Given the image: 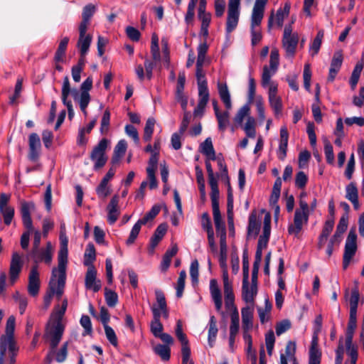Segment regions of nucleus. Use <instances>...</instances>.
I'll return each mask as SVG.
<instances>
[{
	"instance_id": "f257e3e1",
	"label": "nucleus",
	"mask_w": 364,
	"mask_h": 364,
	"mask_svg": "<svg viewBox=\"0 0 364 364\" xmlns=\"http://www.w3.org/2000/svg\"><path fill=\"white\" fill-rule=\"evenodd\" d=\"M223 282L225 307L228 309L233 310L231 314L230 333L237 334L240 323L239 314L235 305V295L232 289V284L229 279L228 273L226 269L223 270Z\"/></svg>"
},
{
	"instance_id": "f03ea898",
	"label": "nucleus",
	"mask_w": 364,
	"mask_h": 364,
	"mask_svg": "<svg viewBox=\"0 0 364 364\" xmlns=\"http://www.w3.org/2000/svg\"><path fill=\"white\" fill-rule=\"evenodd\" d=\"M263 4L255 3L250 20L251 43L253 46L259 43L262 38L261 23L264 17Z\"/></svg>"
},
{
	"instance_id": "7ed1b4c3",
	"label": "nucleus",
	"mask_w": 364,
	"mask_h": 364,
	"mask_svg": "<svg viewBox=\"0 0 364 364\" xmlns=\"http://www.w3.org/2000/svg\"><path fill=\"white\" fill-rule=\"evenodd\" d=\"M64 330L61 321L50 317L46 326L43 339L49 342L51 348H55L62 339Z\"/></svg>"
},
{
	"instance_id": "20e7f679",
	"label": "nucleus",
	"mask_w": 364,
	"mask_h": 364,
	"mask_svg": "<svg viewBox=\"0 0 364 364\" xmlns=\"http://www.w3.org/2000/svg\"><path fill=\"white\" fill-rule=\"evenodd\" d=\"M65 280L66 269L54 267L52 270L48 289L50 291L53 290V296L55 294L58 299H60L63 294Z\"/></svg>"
},
{
	"instance_id": "39448f33",
	"label": "nucleus",
	"mask_w": 364,
	"mask_h": 364,
	"mask_svg": "<svg viewBox=\"0 0 364 364\" xmlns=\"http://www.w3.org/2000/svg\"><path fill=\"white\" fill-rule=\"evenodd\" d=\"M108 145V140L105 138L102 139L99 143L92 149L90 158L94 162L93 168L98 171L105 166L107 161L106 156V149Z\"/></svg>"
},
{
	"instance_id": "423d86ee",
	"label": "nucleus",
	"mask_w": 364,
	"mask_h": 364,
	"mask_svg": "<svg viewBox=\"0 0 364 364\" xmlns=\"http://www.w3.org/2000/svg\"><path fill=\"white\" fill-rule=\"evenodd\" d=\"M15 328V317L11 316L6 321V334L1 336L0 340V364H4L5 359L4 346L16 345L14 338V332Z\"/></svg>"
},
{
	"instance_id": "0eeeda50",
	"label": "nucleus",
	"mask_w": 364,
	"mask_h": 364,
	"mask_svg": "<svg viewBox=\"0 0 364 364\" xmlns=\"http://www.w3.org/2000/svg\"><path fill=\"white\" fill-rule=\"evenodd\" d=\"M299 40V34L296 32H292L291 26H286L282 38V46L286 51L287 57L292 58L294 56Z\"/></svg>"
},
{
	"instance_id": "6e6552de",
	"label": "nucleus",
	"mask_w": 364,
	"mask_h": 364,
	"mask_svg": "<svg viewBox=\"0 0 364 364\" xmlns=\"http://www.w3.org/2000/svg\"><path fill=\"white\" fill-rule=\"evenodd\" d=\"M279 63V54L277 48H272L270 53L269 68L264 65L262 70L261 84L266 87L270 85L271 77L277 71Z\"/></svg>"
},
{
	"instance_id": "1a4fd4ad",
	"label": "nucleus",
	"mask_w": 364,
	"mask_h": 364,
	"mask_svg": "<svg viewBox=\"0 0 364 364\" xmlns=\"http://www.w3.org/2000/svg\"><path fill=\"white\" fill-rule=\"evenodd\" d=\"M240 0H228L226 32L230 33L237 26L240 17Z\"/></svg>"
},
{
	"instance_id": "9d476101",
	"label": "nucleus",
	"mask_w": 364,
	"mask_h": 364,
	"mask_svg": "<svg viewBox=\"0 0 364 364\" xmlns=\"http://www.w3.org/2000/svg\"><path fill=\"white\" fill-rule=\"evenodd\" d=\"M10 196L6 193L0 195V213L6 225H10L14 217V208L9 205Z\"/></svg>"
},
{
	"instance_id": "9b49d317",
	"label": "nucleus",
	"mask_w": 364,
	"mask_h": 364,
	"mask_svg": "<svg viewBox=\"0 0 364 364\" xmlns=\"http://www.w3.org/2000/svg\"><path fill=\"white\" fill-rule=\"evenodd\" d=\"M309 214L295 210L294 223L288 227V232L290 235H297L302 230L303 225L308 223Z\"/></svg>"
},
{
	"instance_id": "f8f14e48",
	"label": "nucleus",
	"mask_w": 364,
	"mask_h": 364,
	"mask_svg": "<svg viewBox=\"0 0 364 364\" xmlns=\"http://www.w3.org/2000/svg\"><path fill=\"white\" fill-rule=\"evenodd\" d=\"M23 261L21 256L16 252L12 254L10 267H9V277L10 282L14 284L18 279L20 272L23 267Z\"/></svg>"
},
{
	"instance_id": "ddd939ff",
	"label": "nucleus",
	"mask_w": 364,
	"mask_h": 364,
	"mask_svg": "<svg viewBox=\"0 0 364 364\" xmlns=\"http://www.w3.org/2000/svg\"><path fill=\"white\" fill-rule=\"evenodd\" d=\"M154 292L156 303L152 305V306L151 307V310L153 312V309L156 308L160 314V317L163 316V317L166 319L168 318V309L165 294L164 291L159 289H155Z\"/></svg>"
},
{
	"instance_id": "4468645a",
	"label": "nucleus",
	"mask_w": 364,
	"mask_h": 364,
	"mask_svg": "<svg viewBox=\"0 0 364 364\" xmlns=\"http://www.w3.org/2000/svg\"><path fill=\"white\" fill-rule=\"evenodd\" d=\"M85 286L87 289H92L94 292H97L101 289V282L97 279V270L95 267L87 268L85 278Z\"/></svg>"
},
{
	"instance_id": "2eb2a0df",
	"label": "nucleus",
	"mask_w": 364,
	"mask_h": 364,
	"mask_svg": "<svg viewBox=\"0 0 364 364\" xmlns=\"http://www.w3.org/2000/svg\"><path fill=\"white\" fill-rule=\"evenodd\" d=\"M40 289V279L38 271V266L35 265L31 267L28 276V291L32 296L38 295Z\"/></svg>"
},
{
	"instance_id": "dca6fc26",
	"label": "nucleus",
	"mask_w": 364,
	"mask_h": 364,
	"mask_svg": "<svg viewBox=\"0 0 364 364\" xmlns=\"http://www.w3.org/2000/svg\"><path fill=\"white\" fill-rule=\"evenodd\" d=\"M186 82V75L184 72H180L178 74L176 90V100L181 104L183 110L187 108L188 99L183 94L184 85Z\"/></svg>"
},
{
	"instance_id": "f3484780",
	"label": "nucleus",
	"mask_w": 364,
	"mask_h": 364,
	"mask_svg": "<svg viewBox=\"0 0 364 364\" xmlns=\"http://www.w3.org/2000/svg\"><path fill=\"white\" fill-rule=\"evenodd\" d=\"M119 197L114 195L111 198L109 204L107 206V221L110 225H113L117 220L120 210L119 207Z\"/></svg>"
},
{
	"instance_id": "a211bd4d",
	"label": "nucleus",
	"mask_w": 364,
	"mask_h": 364,
	"mask_svg": "<svg viewBox=\"0 0 364 364\" xmlns=\"http://www.w3.org/2000/svg\"><path fill=\"white\" fill-rule=\"evenodd\" d=\"M53 246L50 242L46 243L45 249H39L36 252H31L36 262L44 261L46 264H50L53 257Z\"/></svg>"
},
{
	"instance_id": "6ab92c4d",
	"label": "nucleus",
	"mask_w": 364,
	"mask_h": 364,
	"mask_svg": "<svg viewBox=\"0 0 364 364\" xmlns=\"http://www.w3.org/2000/svg\"><path fill=\"white\" fill-rule=\"evenodd\" d=\"M268 95L269 105L273 109L274 114H280L282 110V102L281 97L277 96V86L276 85H270Z\"/></svg>"
},
{
	"instance_id": "aec40b11",
	"label": "nucleus",
	"mask_w": 364,
	"mask_h": 364,
	"mask_svg": "<svg viewBox=\"0 0 364 364\" xmlns=\"http://www.w3.org/2000/svg\"><path fill=\"white\" fill-rule=\"evenodd\" d=\"M29 153L28 158L32 161H36L39 156V149L41 148V140L36 133H32L28 137Z\"/></svg>"
},
{
	"instance_id": "412c9836",
	"label": "nucleus",
	"mask_w": 364,
	"mask_h": 364,
	"mask_svg": "<svg viewBox=\"0 0 364 364\" xmlns=\"http://www.w3.org/2000/svg\"><path fill=\"white\" fill-rule=\"evenodd\" d=\"M71 92L69 78L68 76H65L63 80V87H62V102L67 107L68 112V117L71 119L74 115V111L73 109L72 102L68 100L69 95Z\"/></svg>"
},
{
	"instance_id": "4be33fe9",
	"label": "nucleus",
	"mask_w": 364,
	"mask_h": 364,
	"mask_svg": "<svg viewBox=\"0 0 364 364\" xmlns=\"http://www.w3.org/2000/svg\"><path fill=\"white\" fill-rule=\"evenodd\" d=\"M35 208L33 203L22 202L21 205V214L22 222L26 229H33L31 217V211Z\"/></svg>"
},
{
	"instance_id": "5701e85b",
	"label": "nucleus",
	"mask_w": 364,
	"mask_h": 364,
	"mask_svg": "<svg viewBox=\"0 0 364 364\" xmlns=\"http://www.w3.org/2000/svg\"><path fill=\"white\" fill-rule=\"evenodd\" d=\"M68 239L67 237L62 238L60 237V246L58 254V267L59 269H66L68 264Z\"/></svg>"
},
{
	"instance_id": "b1692460",
	"label": "nucleus",
	"mask_w": 364,
	"mask_h": 364,
	"mask_svg": "<svg viewBox=\"0 0 364 364\" xmlns=\"http://www.w3.org/2000/svg\"><path fill=\"white\" fill-rule=\"evenodd\" d=\"M257 294V287H254L249 283V279H242V297L246 303H253Z\"/></svg>"
},
{
	"instance_id": "393cba45",
	"label": "nucleus",
	"mask_w": 364,
	"mask_h": 364,
	"mask_svg": "<svg viewBox=\"0 0 364 364\" xmlns=\"http://www.w3.org/2000/svg\"><path fill=\"white\" fill-rule=\"evenodd\" d=\"M87 30L82 31V28H79V39L77 46L80 49V53L82 55L87 54L92 41V36L90 34L85 35Z\"/></svg>"
},
{
	"instance_id": "a878e982",
	"label": "nucleus",
	"mask_w": 364,
	"mask_h": 364,
	"mask_svg": "<svg viewBox=\"0 0 364 364\" xmlns=\"http://www.w3.org/2000/svg\"><path fill=\"white\" fill-rule=\"evenodd\" d=\"M210 291L212 299L214 301L215 309L218 311H220L222 309V295L220 289L218 287V282L216 279H213L210 282Z\"/></svg>"
},
{
	"instance_id": "bb28decb",
	"label": "nucleus",
	"mask_w": 364,
	"mask_h": 364,
	"mask_svg": "<svg viewBox=\"0 0 364 364\" xmlns=\"http://www.w3.org/2000/svg\"><path fill=\"white\" fill-rule=\"evenodd\" d=\"M321 360V352L318 346V339L313 338L309 349V364H320Z\"/></svg>"
},
{
	"instance_id": "cd10ccee",
	"label": "nucleus",
	"mask_w": 364,
	"mask_h": 364,
	"mask_svg": "<svg viewBox=\"0 0 364 364\" xmlns=\"http://www.w3.org/2000/svg\"><path fill=\"white\" fill-rule=\"evenodd\" d=\"M95 11L96 6L95 5L92 4L86 5L82 9V21L79 25V28H82V31L84 29H87V27L90 25V21Z\"/></svg>"
},
{
	"instance_id": "c85d7f7f",
	"label": "nucleus",
	"mask_w": 364,
	"mask_h": 364,
	"mask_svg": "<svg viewBox=\"0 0 364 364\" xmlns=\"http://www.w3.org/2000/svg\"><path fill=\"white\" fill-rule=\"evenodd\" d=\"M167 231V225L166 223L160 224L154 231L153 236L150 240V247L152 251L158 245L159 242L162 240Z\"/></svg>"
},
{
	"instance_id": "c756f323",
	"label": "nucleus",
	"mask_w": 364,
	"mask_h": 364,
	"mask_svg": "<svg viewBox=\"0 0 364 364\" xmlns=\"http://www.w3.org/2000/svg\"><path fill=\"white\" fill-rule=\"evenodd\" d=\"M127 144L125 140H120L116 145L114 149V154L111 159V163L114 166L118 164L120 159L125 154L127 151Z\"/></svg>"
},
{
	"instance_id": "7c9ffc66",
	"label": "nucleus",
	"mask_w": 364,
	"mask_h": 364,
	"mask_svg": "<svg viewBox=\"0 0 364 364\" xmlns=\"http://www.w3.org/2000/svg\"><path fill=\"white\" fill-rule=\"evenodd\" d=\"M150 329L152 334L156 337L163 332L164 326L160 321V314L156 308L153 309V320L150 324Z\"/></svg>"
},
{
	"instance_id": "2f4dec72",
	"label": "nucleus",
	"mask_w": 364,
	"mask_h": 364,
	"mask_svg": "<svg viewBox=\"0 0 364 364\" xmlns=\"http://www.w3.org/2000/svg\"><path fill=\"white\" fill-rule=\"evenodd\" d=\"M200 152L206 156L207 159L216 160L215 151L210 137L207 138L200 146Z\"/></svg>"
},
{
	"instance_id": "473e14b6",
	"label": "nucleus",
	"mask_w": 364,
	"mask_h": 364,
	"mask_svg": "<svg viewBox=\"0 0 364 364\" xmlns=\"http://www.w3.org/2000/svg\"><path fill=\"white\" fill-rule=\"evenodd\" d=\"M218 89L220 97L225 105L227 109H231L232 102L230 100V95L226 84L218 83Z\"/></svg>"
},
{
	"instance_id": "72a5a7b5",
	"label": "nucleus",
	"mask_w": 364,
	"mask_h": 364,
	"mask_svg": "<svg viewBox=\"0 0 364 364\" xmlns=\"http://www.w3.org/2000/svg\"><path fill=\"white\" fill-rule=\"evenodd\" d=\"M242 328L244 331H247L252 327L253 311L250 307L243 308L241 311Z\"/></svg>"
},
{
	"instance_id": "f704fd0d",
	"label": "nucleus",
	"mask_w": 364,
	"mask_h": 364,
	"mask_svg": "<svg viewBox=\"0 0 364 364\" xmlns=\"http://www.w3.org/2000/svg\"><path fill=\"white\" fill-rule=\"evenodd\" d=\"M357 250V245L346 244L343 257V268L346 269Z\"/></svg>"
},
{
	"instance_id": "c9c22d12",
	"label": "nucleus",
	"mask_w": 364,
	"mask_h": 364,
	"mask_svg": "<svg viewBox=\"0 0 364 364\" xmlns=\"http://www.w3.org/2000/svg\"><path fill=\"white\" fill-rule=\"evenodd\" d=\"M260 229V223L257 220V214L252 213L249 216V223L247 227L248 236L253 235L256 237Z\"/></svg>"
},
{
	"instance_id": "e433bc0d",
	"label": "nucleus",
	"mask_w": 364,
	"mask_h": 364,
	"mask_svg": "<svg viewBox=\"0 0 364 364\" xmlns=\"http://www.w3.org/2000/svg\"><path fill=\"white\" fill-rule=\"evenodd\" d=\"M96 259V252L93 244L90 243L87 245L84 255L83 264L87 267H94L93 262Z\"/></svg>"
},
{
	"instance_id": "4c0bfd02",
	"label": "nucleus",
	"mask_w": 364,
	"mask_h": 364,
	"mask_svg": "<svg viewBox=\"0 0 364 364\" xmlns=\"http://www.w3.org/2000/svg\"><path fill=\"white\" fill-rule=\"evenodd\" d=\"M209 328H208V343L210 347L213 346L214 342L215 341L217 334H218V327H217V320L214 316H211L210 317L209 321Z\"/></svg>"
},
{
	"instance_id": "58836bf2",
	"label": "nucleus",
	"mask_w": 364,
	"mask_h": 364,
	"mask_svg": "<svg viewBox=\"0 0 364 364\" xmlns=\"http://www.w3.org/2000/svg\"><path fill=\"white\" fill-rule=\"evenodd\" d=\"M69 42L68 37H64L60 42L58 49L55 52L54 60L56 63L63 62L65 51Z\"/></svg>"
},
{
	"instance_id": "ea45409f",
	"label": "nucleus",
	"mask_w": 364,
	"mask_h": 364,
	"mask_svg": "<svg viewBox=\"0 0 364 364\" xmlns=\"http://www.w3.org/2000/svg\"><path fill=\"white\" fill-rule=\"evenodd\" d=\"M356 327L357 314H349V320L346 333V341H348V343H350V341H353L354 331Z\"/></svg>"
},
{
	"instance_id": "a19ab883",
	"label": "nucleus",
	"mask_w": 364,
	"mask_h": 364,
	"mask_svg": "<svg viewBox=\"0 0 364 364\" xmlns=\"http://www.w3.org/2000/svg\"><path fill=\"white\" fill-rule=\"evenodd\" d=\"M323 36H324L323 31V30L319 31L317 33L316 36L314 39L312 43L311 44L310 48H309V53L312 57L317 55L318 53L319 52Z\"/></svg>"
},
{
	"instance_id": "79ce46f5",
	"label": "nucleus",
	"mask_w": 364,
	"mask_h": 364,
	"mask_svg": "<svg viewBox=\"0 0 364 364\" xmlns=\"http://www.w3.org/2000/svg\"><path fill=\"white\" fill-rule=\"evenodd\" d=\"M69 342L66 341L57 350L55 348V360L58 363H63L66 360L68 353Z\"/></svg>"
},
{
	"instance_id": "37998d69",
	"label": "nucleus",
	"mask_w": 364,
	"mask_h": 364,
	"mask_svg": "<svg viewBox=\"0 0 364 364\" xmlns=\"http://www.w3.org/2000/svg\"><path fill=\"white\" fill-rule=\"evenodd\" d=\"M250 107L249 104L243 105L237 112L234 117V122L237 125L242 126L243 120L245 117L250 116Z\"/></svg>"
},
{
	"instance_id": "c03bdc74",
	"label": "nucleus",
	"mask_w": 364,
	"mask_h": 364,
	"mask_svg": "<svg viewBox=\"0 0 364 364\" xmlns=\"http://www.w3.org/2000/svg\"><path fill=\"white\" fill-rule=\"evenodd\" d=\"M154 351L164 361L169 360L171 358V348L167 345L158 344L154 348Z\"/></svg>"
},
{
	"instance_id": "a18cd8bd",
	"label": "nucleus",
	"mask_w": 364,
	"mask_h": 364,
	"mask_svg": "<svg viewBox=\"0 0 364 364\" xmlns=\"http://www.w3.org/2000/svg\"><path fill=\"white\" fill-rule=\"evenodd\" d=\"M256 121L253 117H248L245 122L243 129L247 137L255 138L256 136L255 129Z\"/></svg>"
},
{
	"instance_id": "49530a36",
	"label": "nucleus",
	"mask_w": 364,
	"mask_h": 364,
	"mask_svg": "<svg viewBox=\"0 0 364 364\" xmlns=\"http://www.w3.org/2000/svg\"><path fill=\"white\" fill-rule=\"evenodd\" d=\"M364 63L363 62H358L356 63L353 73L351 74L350 78V84L352 89H355L360 75V73L363 69Z\"/></svg>"
},
{
	"instance_id": "de8ad7c7",
	"label": "nucleus",
	"mask_w": 364,
	"mask_h": 364,
	"mask_svg": "<svg viewBox=\"0 0 364 364\" xmlns=\"http://www.w3.org/2000/svg\"><path fill=\"white\" fill-rule=\"evenodd\" d=\"M359 291L357 287L351 290V295L350 298V313L357 314V309L359 301Z\"/></svg>"
},
{
	"instance_id": "09e8293b",
	"label": "nucleus",
	"mask_w": 364,
	"mask_h": 364,
	"mask_svg": "<svg viewBox=\"0 0 364 364\" xmlns=\"http://www.w3.org/2000/svg\"><path fill=\"white\" fill-rule=\"evenodd\" d=\"M345 343L347 354L350 359V364H356L358 355V347L353 343V341H350V343L346 341Z\"/></svg>"
},
{
	"instance_id": "8fccbe9b",
	"label": "nucleus",
	"mask_w": 364,
	"mask_h": 364,
	"mask_svg": "<svg viewBox=\"0 0 364 364\" xmlns=\"http://www.w3.org/2000/svg\"><path fill=\"white\" fill-rule=\"evenodd\" d=\"M155 123L156 120L153 117H149L147 119L144 127L143 136V139L145 141H149L151 139Z\"/></svg>"
},
{
	"instance_id": "3c124183",
	"label": "nucleus",
	"mask_w": 364,
	"mask_h": 364,
	"mask_svg": "<svg viewBox=\"0 0 364 364\" xmlns=\"http://www.w3.org/2000/svg\"><path fill=\"white\" fill-rule=\"evenodd\" d=\"M176 336L181 343V348L189 347L188 340L186 335L183 332L182 323L180 320L176 323Z\"/></svg>"
},
{
	"instance_id": "603ef678",
	"label": "nucleus",
	"mask_w": 364,
	"mask_h": 364,
	"mask_svg": "<svg viewBox=\"0 0 364 364\" xmlns=\"http://www.w3.org/2000/svg\"><path fill=\"white\" fill-rule=\"evenodd\" d=\"M296 342L289 341L287 342L286 348H285V354L286 358H289V360L291 362L298 361L296 357Z\"/></svg>"
},
{
	"instance_id": "864d4df0",
	"label": "nucleus",
	"mask_w": 364,
	"mask_h": 364,
	"mask_svg": "<svg viewBox=\"0 0 364 364\" xmlns=\"http://www.w3.org/2000/svg\"><path fill=\"white\" fill-rule=\"evenodd\" d=\"M67 307H68V299H64L62 301L61 307L60 308L59 306H55L50 317L62 321L63 318L65 314Z\"/></svg>"
},
{
	"instance_id": "5fc2aeb1",
	"label": "nucleus",
	"mask_w": 364,
	"mask_h": 364,
	"mask_svg": "<svg viewBox=\"0 0 364 364\" xmlns=\"http://www.w3.org/2000/svg\"><path fill=\"white\" fill-rule=\"evenodd\" d=\"M290 11V4L286 3L283 9H279L276 14V22L279 26L283 25L284 18L287 16Z\"/></svg>"
},
{
	"instance_id": "6e6d98bb",
	"label": "nucleus",
	"mask_w": 364,
	"mask_h": 364,
	"mask_svg": "<svg viewBox=\"0 0 364 364\" xmlns=\"http://www.w3.org/2000/svg\"><path fill=\"white\" fill-rule=\"evenodd\" d=\"M105 298L107 306L109 307H114L118 302L117 294L107 288H105Z\"/></svg>"
},
{
	"instance_id": "4d7b16f0",
	"label": "nucleus",
	"mask_w": 364,
	"mask_h": 364,
	"mask_svg": "<svg viewBox=\"0 0 364 364\" xmlns=\"http://www.w3.org/2000/svg\"><path fill=\"white\" fill-rule=\"evenodd\" d=\"M160 207L159 205H154L151 209L146 213L144 216L139 219L138 221L141 225L146 224L149 221L152 220L160 212Z\"/></svg>"
},
{
	"instance_id": "13d9d810",
	"label": "nucleus",
	"mask_w": 364,
	"mask_h": 364,
	"mask_svg": "<svg viewBox=\"0 0 364 364\" xmlns=\"http://www.w3.org/2000/svg\"><path fill=\"white\" fill-rule=\"evenodd\" d=\"M208 50V46L206 42L201 43L199 44L197 50H198V57L196 63L198 65H203L205 60V55Z\"/></svg>"
},
{
	"instance_id": "bf43d9fd",
	"label": "nucleus",
	"mask_w": 364,
	"mask_h": 364,
	"mask_svg": "<svg viewBox=\"0 0 364 364\" xmlns=\"http://www.w3.org/2000/svg\"><path fill=\"white\" fill-rule=\"evenodd\" d=\"M186 278V272L185 270L181 271L179 277L177 281L176 285V295L178 298H181L183 295V290L185 288V281Z\"/></svg>"
},
{
	"instance_id": "052dcab7",
	"label": "nucleus",
	"mask_w": 364,
	"mask_h": 364,
	"mask_svg": "<svg viewBox=\"0 0 364 364\" xmlns=\"http://www.w3.org/2000/svg\"><path fill=\"white\" fill-rule=\"evenodd\" d=\"M269 238L263 237V236H259V240L257 242V250L255 252V258L257 260H262V250L266 248L269 242Z\"/></svg>"
},
{
	"instance_id": "680f3d73",
	"label": "nucleus",
	"mask_w": 364,
	"mask_h": 364,
	"mask_svg": "<svg viewBox=\"0 0 364 364\" xmlns=\"http://www.w3.org/2000/svg\"><path fill=\"white\" fill-rule=\"evenodd\" d=\"M141 225H142L141 223H139V221H137L134 224V225L133 226V228L131 230L128 239L126 241V244L127 245H132L135 242V240L137 238L138 235H139V233L140 232Z\"/></svg>"
},
{
	"instance_id": "e2e57ef3",
	"label": "nucleus",
	"mask_w": 364,
	"mask_h": 364,
	"mask_svg": "<svg viewBox=\"0 0 364 364\" xmlns=\"http://www.w3.org/2000/svg\"><path fill=\"white\" fill-rule=\"evenodd\" d=\"M109 122H110V112L109 110L106 109L105 111L102 118L101 119L100 133L102 134H106L108 132L109 127Z\"/></svg>"
},
{
	"instance_id": "0e129e2a",
	"label": "nucleus",
	"mask_w": 364,
	"mask_h": 364,
	"mask_svg": "<svg viewBox=\"0 0 364 364\" xmlns=\"http://www.w3.org/2000/svg\"><path fill=\"white\" fill-rule=\"evenodd\" d=\"M80 324L84 328L82 336L91 335L92 333V326L90 317L87 315L82 316L80 318Z\"/></svg>"
},
{
	"instance_id": "69168bd1",
	"label": "nucleus",
	"mask_w": 364,
	"mask_h": 364,
	"mask_svg": "<svg viewBox=\"0 0 364 364\" xmlns=\"http://www.w3.org/2000/svg\"><path fill=\"white\" fill-rule=\"evenodd\" d=\"M106 337L109 342L114 347L118 346V340L113 328L109 326H104Z\"/></svg>"
},
{
	"instance_id": "338daca9",
	"label": "nucleus",
	"mask_w": 364,
	"mask_h": 364,
	"mask_svg": "<svg viewBox=\"0 0 364 364\" xmlns=\"http://www.w3.org/2000/svg\"><path fill=\"white\" fill-rule=\"evenodd\" d=\"M346 198L348 200H352L358 198V191L354 183H350L346 188Z\"/></svg>"
},
{
	"instance_id": "774afa93",
	"label": "nucleus",
	"mask_w": 364,
	"mask_h": 364,
	"mask_svg": "<svg viewBox=\"0 0 364 364\" xmlns=\"http://www.w3.org/2000/svg\"><path fill=\"white\" fill-rule=\"evenodd\" d=\"M308 181V177L304 171H299L295 177V186L299 189L305 188Z\"/></svg>"
}]
</instances>
